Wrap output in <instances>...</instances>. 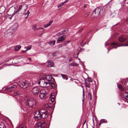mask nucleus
I'll return each mask as SVG.
<instances>
[{
    "label": "nucleus",
    "mask_w": 128,
    "mask_h": 128,
    "mask_svg": "<svg viewBox=\"0 0 128 128\" xmlns=\"http://www.w3.org/2000/svg\"><path fill=\"white\" fill-rule=\"evenodd\" d=\"M62 32V33L63 34H65L66 33V30H64L62 31H61Z\"/></svg>",
    "instance_id": "79ce46f5"
},
{
    "label": "nucleus",
    "mask_w": 128,
    "mask_h": 128,
    "mask_svg": "<svg viewBox=\"0 0 128 128\" xmlns=\"http://www.w3.org/2000/svg\"><path fill=\"white\" fill-rule=\"evenodd\" d=\"M14 95L15 96H16L20 94V92H19L18 91H15L14 92Z\"/></svg>",
    "instance_id": "a878e982"
},
{
    "label": "nucleus",
    "mask_w": 128,
    "mask_h": 128,
    "mask_svg": "<svg viewBox=\"0 0 128 128\" xmlns=\"http://www.w3.org/2000/svg\"><path fill=\"white\" fill-rule=\"evenodd\" d=\"M49 26L48 24H45L44 26V27L45 28H47Z\"/></svg>",
    "instance_id": "ea45409f"
},
{
    "label": "nucleus",
    "mask_w": 128,
    "mask_h": 128,
    "mask_svg": "<svg viewBox=\"0 0 128 128\" xmlns=\"http://www.w3.org/2000/svg\"><path fill=\"white\" fill-rule=\"evenodd\" d=\"M117 44L115 42H113L112 43V45H116Z\"/></svg>",
    "instance_id": "37998d69"
},
{
    "label": "nucleus",
    "mask_w": 128,
    "mask_h": 128,
    "mask_svg": "<svg viewBox=\"0 0 128 128\" xmlns=\"http://www.w3.org/2000/svg\"><path fill=\"white\" fill-rule=\"evenodd\" d=\"M28 59L30 60V61H31V58H28Z\"/></svg>",
    "instance_id": "5fc2aeb1"
},
{
    "label": "nucleus",
    "mask_w": 128,
    "mask_h": 128,
    "mask_svg": "<svg viewBox=\"0 0 128 128\" xmlns=\"http://www.w3.org/2000/svg\"><path fill=\"white\" fill-rule=\"evenodd\" d=\"M94 12L96 16H98L100 14H102L103 12L102 10H101V8L99 7H97L95 8Z\"/></svg>",
    "instance_id": "9d476101"
},
{
    "label": "nucleus",
    "mask_w": 128,
    "mask_h": 128,
    "mask_svg": "<svg viewBox=\"0 0 128 128\" xmlns=\"http://www.w3.org/2000/svg\"><path fill=\"white\" fill-rule=\"evenodd\" d=\"M18 84L23 88H26L28 86V82L26 81H20L18 82Z\"/></svg>",
    "instance_id": "0eeeda50"
},
{
    "label": "nucleus",
    "mask_w": 128,
    "mask_h": 128,
    "mask_svg": "<svg viewBox=\"0 0 128 128\" xmlns=\"http://www.w3.org/2000/svg\"><path fill=\"white\" fill-rule=\"evenodd\" d=\"M88 6V4H85V5H84V8H85L87 6Z\"/></svg>",
    "instance_id": "49530a36"
},
{
    "label": "nucleus",
    "mask_w": 128,
    "mask_h": 128,
    "mask_svg": "<svg viewBox=\"0 0 128 128\" xmlns=\"http://www.w3.org/2000/svg\"><path fill=\"white\" fill-rule=\"evenodd\" d=\"M70 42V41H67L65 42H64V43L63 44L64 46L66 45L67 44V43H68V42Z\"/></svg>",
    "instance_id": "4c0bfd02"
},
{
    "label": "nucleus",
    "mask_w": 128,
    "mask_h": 128,
    "mask_svg": "<svg viewBox=\"0 0 128 128\" xmlns=\"http://www.w3.org/2000/svg\"><path fill=\"white\" fill-rule=\"evenodd\" d=\"M32 29L34 30H36L37 29V28H36V25L35 24L33 25L32 27Z\"/></svg>",
    "instance_id": "2f4dec72"
},
{
    "label": "nucleus",
    "mask_w": 128,
    "mask_h": 128,
    "mask_svg": "<svg viewBox=\"0 0 128 128\" xmlns=\"http://www.w3.org/2000/svg\"><path fill=\"white\" fill-rule=\"evenodd\" d=\"M28 8V6L26 4L20 5L17 10L15 12V13H16L18 11L22 10V11H25Z\"/></svg>",
    "instance_id": "6e6552de"
},
{
    "label": "nucleus",
    "mask_w": 128,
    "mask_h": 128,
    "mask_svg": "<svg viewBox=\"0 0 128 128\" xmlns=\"http://www.w3.org/2000/svg\"><path fill=\"white\" fill-rule=\"evenodd\" d=\"M88 80L90 82H92V80L91 78H88Z\"/></svg>",
    "instance_id": "a19ab883"
},
{
    "label": "nucleus",
    "mask_w": 128,
    "mask_h": 128,
    "mask_svg": "<svg viewBox=\"0 0 128 128\" xmlns=\"http://www.w3.org/2000/svg\"><path fill=\"white\" fill-rule=\"evenodd\" d=\"M56 41L55 40H54L48 42V44L51 46H52L55 43Z\"/></svg>",
    "instance_id": "4be33fe9"
},
{
    "label": "nucleus",
    "mask_w": 128,
    "mask_h": 128,
    "mask_svg": "<svg viewBox=\"0 0 128 128\" xmlns=\"http://www.w3.org/2000/svg\"><path fill=\"white\" fill-rule=\"evenodd\" d=\"M16 85H13L9 87H8L6 88V90L10 92L12 90L16 89Z\"/></svg>",
    "instance_id": "f8f14e48"
},
{
    "label": "nucleus",
    "mask_w": 128,
    "mask_h": 128,
    "mask_svg": "<svg viewBox=\"0 0 128 128\" xmlns=\"http://www.w3.org/2000/svg\"><path fill=\"white\" fill-rule=\"evenodd\" d=\"M46 81L48 82L49 85L50 84H52L54 83V79L50 75H48L45 76L44 78Z\"/></svg>",
    "instance_id": "39448f33"
},
{
    "label": "nucleus",
    "mask_w": 128,
    "mask_h": 128,
    "mask_svg": "<svg viewBox=\"0 0 128 128\" xmlns=\"http://www.w3.org/2000/svg\"><path fill=\"white\" fill-rule=\"evenodd\" d=\"M45 124V122L44 121H41L37 124L35 126V128H42L44 126V125Z\"/></svg>",
    "instance_id": "9b49d317"
},
{
    "label": "nucleus",
    "mask_w": 128,
    "mask_h": 128,
    "mask_svg": "<svg viewBox=\"0 0 128 128\" xmlns=\"http://www.w3.org/2000/svg\"><path fill=\"white\" fill-rule=\"evenodd\" d=\"M83 30V28H81L79 30V31L80 32Z\"/></svg>",
    "instance_id": "09e8293b"
},
{
    "label": "nucleus",
    "mask_w": 128,
    "mask_h": 128,
    "mask_svg": "<svg viewBox=\"0 0 128 128\" xmlns=\"http://www.w3.org/2000/svg\"><path fill=\"white\" fill-rule=\"evenodd\" d=\"M61 75L64 79H65L66 80L68 79V78L67 77L66 75L62 74H61Z\"/></svg>",
    "instance_id": "b1692460"
},
{
    "label": "nucleus",
    "mask_w": 128,
    "mask_h": 128,
    "mask_svg": "<svg viewBox=\"0 0 128 128\" xmlns=\"http://www.w3.org/2000/svg\"><path fill=\"white\" fill-rule=\"evenodd\" d=\"M102 124V123L101 122H100H100L99 124V126H100L101 125V124Z\"/></svg>",
    "instance_id": "6e6d98bb"
},
{
    "label": "nucleus",
    "mask_w": 128,
    "mask_h": 128,
    "mask_svg": "<svg viewBox=\"0 0 128 128\" xmlns=\"http://www.w3.org/2000/svg\"><path fill=\"white\" fill-rule=\"evenodd\" d=\"M25 103L26 106L33 108L35 107L36 106V102L32 98H28L26 100Z\"/></svg>",
    "instance_id": "f257e3e1"
},
{
    "label": "nucleus",
    "mask_w": 128,
    "mask_h": 128,
    "mask_svg": "<svg viewBox=\"0 0 128 128\" xmlns=\"http://www.w3.org/2000/svg\"><path fill=\"white\" fill-rule=\"evenodd\" d=\"M38 84H40V86L42 87H48L49 86L48 82L46 81L44 78L40 79L38 81Z\"/></svg>",
    "instance_id": "f03ea898"
},
{
    "label": "nucleus",
    "mask_w": 128,
    "mask_h": 128,
    "mask_svg": "<svg viewBox=\"0 0 128 128\" xmlns=\"http://www.w3.org/2000/svg\"><path fill=\"white\" fill-rule=\"evenodd\" d=\"M39 112L42 113V112H47L46 110L44 109H42L38 111Z\"/></svg>",
    "instance_id": "c756f323"
},
{
    "label": "nucleus",
    "mask_w": 128,
    "mask_h": 128,
    "mask_svg": "<svg viewBox=\"0 0 128 128\" xmlns=\"http://www.w3.org/2000/svg\"><path fill=\"white\" fill-rule=\"evenodd\" d=\"M92 120H93V122H94V120L93 118H92Z\"/></svg>",
    "instance_id": "bf43d9fd"
},
{
    "label": "nucleus",
    "mask_w": 128,
    "mask_h": 128,
    "mask_svg": "<svg viewBox=\"0 0 128 128\" xmlns=\"http://www.w3.org/2000/svg\"><path fill=\"white\" fill-rule=\"evenodd\" d=\"M1 69H2V68H1L0 67V70Z\"/></svg>",
    "instance_id": "680f3d73"
},
{
    "label": "nucleus",
    "mask_w": 128,
    "mask_h": 128,
    "mask_svg": "<svg viewBox=\"0 0 128 128\" xmlns=\"http://www.w3.org/2000/svg\"><path fill=\"white\" fill-rule=\"evenodd\" d=\"M63 34L62 32L61 31L57 33L56 34V36H58Z\"/></svg>",
    "instance_id": "7c9ffc66"
},
{
    "label": "nucleus",
    "mask_w": 128,
    "mask_h": 128,
    "mask_svg": "<svg viewBox=\"0 0 128 128\" xmlns=\"http://www.w3.org/2000/svg\"><path fill=\"white\" fill-rule=\"evenodd\" d=\"M30 14V12H29V10H28L27 11L26 13L24 14L25 15L27 14V16L25 18H26L28 17V15L29 14Z\"/></svg>",
    "instance_id": "72a5a7b5"
},
{
    "label": "nucleus",
    "mask_w": 128,
    "mask_h": 128,
    "mask_svg": "<svg viewBox=\"0 0 128 128\" xmlns=\"http://www.w3.org/2000/svg\"><path fill=\"white\" fill-rule=\"evenodd\" d=\"M15 12L14 11V13L12 14V16H10V17L9 18H10V19H12V17L14 16V14H15Z\"/></svg>",
    "instance_id": "a18cd8bd"
},
{
    "label": "nucleus",
    "mask_w": 128,
    "mask_h": 128,
    "mask_svg": "<svg viewBox=\"0 0 128 128\" xmlns=\"http://www.w3.org/2000/svg\"><path fill=\"white\" fill-rule=\"evenodd\" d=\"M41 114L38 111H36L34 113V118L35 119L37 120H40L42 118V116L41 115Z\"/></svg>",
    "instance_id": "1a4fd4ad"
},
{
    "label": "nucleus",
    "mask_w": 128,
    "mask_h": 128,
    "mask_svg": "<svg viewBox=\"0 0 128 128\" xmlns=\"http://www.w3.org/2000/svg\"><path fill=\"white\" fill-rule=\"evenodd\" d=\"M119 88L121 90H124V88L120 84H117Z\"/></svg>",
    "instance_id": "393cba45"
},
{
    "label": "nucleus",
    "mask_w": 128,
    "mask_h": 128,
    "mask_svg": "<svg viewBox=\"0 0 128 128\" xmlns=\"http://www.w3.org/2000/svg\"><path fill=\"white\" fill-rule=\"evenodd\" d=\"M18 25V23H15L10 27L8 30L9 34H12L16 31L17 29Z\"/></svg>",
    "instance_id": "7ed1b4c3"
},
{
    "label": "nucleus",
    "mask_w": 128,
    "mask_h": 128,
    "mask_svg": "<svg viewBox=\"0 0 128 128\" xmlns=\"http://www.w3.org/2000/svg\"><path fill=\"white\" fill-rule=\"evenodd\" d=\"M124 98L126 100H128V92H125L123 94Z\"/></svg>",
    "instance_id": "6ab92c4d"
},
{
    "label": "nucleus",
    "mask_w": 128,
    "mask_h": 128,
    "mask_svg": "<svg viewBox=\"0 0 128 128\" xmlns=\"http://www.w3.org/2000/svg\"><path fill=\"white\" fill-rule=\"evenodd\" d=\"M16 128H26L24 125L23 124H19Z\"/></svg>",
    "instance_id": "5701e85b"
},
{
    "label": "nucleus",
    "mask_w": 128,
    "mask_h": 128,
    "mask_svg": "<svg viewBox=\"0 0 128 128\" xmlns=\"http://www.w3.org/2000/svg\"><path fill=\"white\" fill-rule=\"evenodd\" d=\"M66 38V36L65 35H63L60 37L57 40V42L58 43V42H61L64 40Z\"/></svg>",
    "instance_id": "ddd939ff"
},
{
    "label": "nucleus",
    "mask_w": 128,
    "mask_h": 128,
    "mask_svg": "<svg viewBox=\"0 0 128 128\" xmlns=\"http://www.w3.org/2000/svg\"><path fill=\"white\" fill-rule=\"evenodd\" d=\"M64 4V3L63 2L61 3L60 4H58V8H59L61 6H62Z\"/></svg>",
    "instance_id": "f704fd0d"
},
{
    "label": "nucleus",
    "mask_w": 128,
    "mask_h": 128,
    "mask_svg": "<svg viewBox=\"0 0 128 128\" xmlns=\"http://www.w3.org/2000/svg\"><path fill=\"white\" fill-rule=\"evenodd\" d=\"M41 114V115L42 116L43 118H47L48 116V112H42L41 113L40 112Z\"/></svg>",
    "instance_id": "2eb2a0df"
},
{
    "label": "nucleus",
    "mask_w": 128,
    "mask_h": 128,
    "mask_svg": "<svg viewBox=\"0 0 128 128\" xmlns=\"http://www.w3.org/2000/svg\"><path fill=\"white\" fill-rule=\"evenodd\" d=\"M47 106H49V107H49V108H50V106H48V104H47Z\"/></svg>",
    "instance_id": "052dcab7"
},
{
    "label": "nucleus",
    "mask_w": 128,
    "mask_h": 128,
    "mask_svg": "<svg viewBox=\"0 0 128 128\" xmlns=\"http://www.w3.org/2000/svg\"><path fill=\"white\" fill-rule=\"evenodd\" d=\"M84 83L85 84V86L86 87L88 88H90V84L89 82H88L86 81H84Z\"/></svg>",
    "instance_id": "aec40b11"
},
{
    "label": "nucleus",
    "mask_w": 128,
    "mask_h": 128,
    "mask_svg": "<svg viewBox=\"0 0 128 128\" xmlns=\"http://www.w3.org/2000/svg\"><path fill=\"white\" fill-rule=\"evenodd\" d=\"M89 14L88 13H87V14H85V15L84 16L85 17L87 16H88V15H89Z\"/></svg>",
    "instance_id": "de8ad7c7"
},
{
    "label": "nucleus",
    "mask_w": 128,
    "mask_h": 128,
    "mask_svg": "<svg viewBox=\"0 0 128 128\" xmlns=\"http://www.w3.org/2000/svg\"><path fill=\"white\" fill-rule=\"evenodd\" d=\"M78 53H77V55H76V56H74V57H75V58H77V57H78Z\"/></svg>",
    "instance_id": "8fccbe9b"
},
{
    "label": "nucleus",
    "mask_w": 128,
    "mask_h": 128,
    "mask_svg": "<svg viewBox=\"0 0 128 128\" xmlns=\"http://www.w3.org/2000/svg\"><path fill=\"white\" fill-rule=\"evenodd\" d=\"M54 65V62L51 60L49 61L48 62V67H52Z\"/></svg>",
    "instance_id": "f3484780"
},
{
    "label": "nucleus",
    "mask_w": 128,
    "mask_h": 128,
    "mask_svg": "<svg viewBox=\"0 0 128 128\" xmlns=\"http://www.w3.org/2000/svg\"><path fill=\"white\" fill-rule=\"evenodd\" d=\"M21 48V46L20 45H17L14 47V50L15 51H18Z\"/></svg>",
    "instance_id": "412c9836"
},
{
    "label": "nucleus",
    "mask_w": 128,
    "mask_h": 128,
    "mask_svg": "<svg viewBox=\"0 0 128 128\" xmlns=\"http://www.w3.org/2000/svg\"><path fill=\"white\" fill-rule=\"evenodd\" d=\"M86 44V43H85L84 44V41L83 40H82L80 43V46H82Z\"/></svg>",
    "instance_id": "c9c22d12"
},
{
    "label": "nucleus",
    "mask_w": 128,
    "mask_h": 128,
    "mask_svg": "<svg viewBox=\"0 0 128 128\" xmlns=\"http://www.w3.org/2000/svg\"><path fill=\"white\" fill-rule=\"evenodd\" d=\"M44 29V28H38L37 29H38V30L40 29Z\"/></svg>",
    "instance_id": "603ef678"
},
{
    "label": "nucleus",
    "mask_w": 128,
    "mask_h": 128,
    "mask_svg": "<svg viewBox=\"0 0 128 128\" xmlns=\"http://www.w3.org/2000/svg\"><path fill=\"white\" fill-rule=\"evenodd\" d=\"M53 55L51 53L49 54L48 55V56L50 58H52L53 57Z\"/></svg>",
    "instance_id": "cd10ccee"
},
{
    "label": "nucleus",
    "mask_w": 128,
    "mask_h": 128,
    "mask_svg": "<svg viewBox=\"0 0 128 128\" xmlns=\"http://www.w3.org/2000/svg\"><path fill=\"white\" fill-rule=\"evenodd\" d=\"M117 48V47H114L112 48H111V49H112L113 48Z\"/></svg>",
    "instance_id": "4d7b16f0"
},
{
    "label": "nucleus",
    "mask_w": 128,
    "mask_h": 128,
    "mask_svg": "<svg viewBox=\"0 0 128 128\" xmlns=\"http://www.w3.org/2000/svg\"><path fill=\"white\" fill-rule=\"evenodd\" d=\"M83 93L84 95V90H83Z\"/></svg>",
    "instance_id": "13d9d810"
},
{
    "label": "nucleus",
    "mask_w": 128,
    "mask_h": 128,
    "mask_svg": "<svg viewBox=\"0 0 128 128\" xmlns=\"http://www.w3.org/2000/svg\"><path fill=\"white\" fill-rule=\"evenodd\" d=\"M40 90V87L35 86L32 88L31 92L34 94L37 95L38 94Z\"/></svg>",
    "instance_id": "423d86ee"
},
{
    "label": "nucleus",
    "mask_w": 128,
    "mask_h": 128,
    "mask_svg": "<svg viewBox=\"0 0 128 128\" xmlns=\"http://www.w3.org/2000/svg\"><path fill=\"white\" fill-rule=\"evenodd\" d=\"M25 52V50H22V52Z\"/></svg>",
    "instance_id": "864d4df0"
},
{
    "label": "nucleus",
    "mask_w": 128,
    "mask_h": 128,
    "mask_svg": "<svg viewBox=\"0 0 128 128\" xmlns=\"http://www.w3.org/2000/svg\"><path fill=\"white\" fill-rule=\"evenodd\" d=\"M6 9L5 7L2 6L0 7V14H2L4 12Z\"/></svg>",
    "instance_id": "dca6fc26"
},
{
    "label": "nucleus",
    "mask_w": 128,
    "mask_h": 128,
    "mask_svg": "<svg viewBox=\"0 0 128 128\" xmlns=\"http://www.w3.org/2000/svg\"><path fill=\"white\" fill-rule=\"evenodd\" d=\"M40 98L43 99H44L47 97V93L46 92L45 90L42 89L40 90Z\"/></svg>",
    "instance_id": "20e7f679"
},
{
    "label": "nucleus",
    "mask_w": 128,
    "mask_h": 128,
    "mask_svg": "<svg viewBox=\"0 0 128 128\" xmlns=\"http://www.w3.org/2000/svg\"><path fill=\"white\" fill-rule=\"evenodd\" d=\"M52 20H50L49 22V23L48 24L50 26L51 25V24H52Z\"/></svg>",
    "instance_id": "58836bf2"
},
{
    "label": "nucleus",
    "mask_w": 128,
    "mask_h": 128,
    "mask_svg": "<svg viewBox=\"0 0 128 128\" xmlns=\"http://www.w3.org/2000/svg\"><path fill=\"white\" fill-rule=\"evenodd\" d=\"M70 66H78V64L76 63H70Z\"/></svg>",
    "instance_id": "bb28decb"
},
{
    "label": "nucleus",
    "mask_w": 128,
    "mask_h": 128,
    "mask_svg": "<svg viewBox=\"0 0 128 128\" xmlns=\"http://www.w3.org/2000/svg\"><path fill=\"white\" fill-rule=\"evenodd\" d=\"M126 38H124L122 36H119L118 39V41L120 42H123L126 40Z\"/></svg>",
    "instance_id": "4468645a"
},
{
    "label": "nucleus",
    "mask_w": 128,
    "mask_h": 128,
    "mask_svg": "<svg viewBox=\"0 0 128 128\" xmlns=\"http://www.w3.org/2000/svg\"><path fill=\"white\" fill-rule=\"evenodd\" d=\"M105 120H101L100 121L102 123H107V122H105Z\"/></svg>",
    "instance_id": "e433bc0d"
},
{
    "label": "nucleus",
    "mask_w": 128,
    "mask_h": 128,
    "mask_svg": "<svg viewBox=\"0 0 128 128\" xmlns=\"http://www.w3.org/2000/svg\"><path fill=\"white\" fill-rule=\"evenodd\" d=\"M31 48V46L30 45L28 46H27L26 50H25V52H26L27 50H30Z\"/></svg>",
    "instance_id": "c85d7f7f"
},
{
    "label": "nucleus",
    "mask_w": 128,
    "mask_h": 128,
    "mask_svg": "<svg viewBox=\"0 0 128 128\" xmlns=\"http://www.w3.org/2000/svg\"><path fill=\"white\" fill-rule=\"evenodd\" d=\"M128 46V45L127 44H122L120 46H118L119 47V46Z\"/></svg>",
    "instance_id": "c03bdc74"
},
{
    "label": "nucleus",
    "mask_w": 128,
    "mask_h": 128,
    "mask_svg": "<svg viewBox=\"0 0 128 128\" xmlns=\"http://www.w3.org/2000/svg\"><path fill=\"white\" fill-rule=\"evenodd\" d=\"M88 98L90 99V100H92L91 95V93L90 92H89L88 93Z\"/></svg>",
    "instance_id": "473e14b6"
},
{
    "label": "nucleus",
    "mask_w": 128,
    "mask_h": 128,
    "mask_svg": "<svg viewBox=\"0 0 128 128\" xmlns=\"http://www.w3.org/2000/svg\"><path fill=\"white\" fill-rule=\"evenodd\" d=\"M72 58H71L70 59H69V61L70 62L71 61H72Z\"/></svg>",
    "instance_id": "3c124183"
},
{
    "label": "nucleus",
    "mask_w": 128,
    "mask_h": 128,
    "mask_svg": "<svg viewBox=\"0 0 128 128\" xmlns=\"http://www.w3.org/2000/svg\"><path fill=\"white\" fill-rule=\"evenodd\" d=\"M50 98L51 101L52 102H53L55 99V96L54 95V94H52L50 96Z\"/></svg>",
    "instance_id": "a211bd4d"
}]
</instances>
